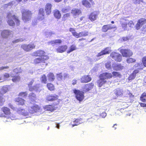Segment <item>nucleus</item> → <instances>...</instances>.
<instances>
[{
  "instance_id": "nucleus-1",
  "label": "nucleus",
  "mask_w": 146,
  "mask_h": 146,
  "mask_svg": "<svg viewBox=\"0 0 146 146\" xmlns=\"http://www.w3.org/2000/svg\"><path fill=\"white\" fill-rule=\"evenodd\" d=\"M1 111L3 113H0V117H4L6 118V120L4 121L7 122L10 121L11 120H13L17 119L16 116L11 113L10 109L6 107H3L1 109Z\"/></svg>"
},
{
  "instance_id": "nucleus-2",
  "label": "nucleus",
  "mask_w": 146,
  "mask_h": 146,
  "mask_svg": "<svg viewBox=\"0 0 146 146\" xmlns=\"http://www.w3.org/2000/svg\"><path fill=\"white\" fill-rule=\"evenodd\" d=\"M7 23L10 26H14L15 25V22L17 26L20 24V21L17 17L16 16L13 12H9L7 15Z\"/></svg>"
},
{
  "instance_id": "nucleus-3",
  "label": "nucleus",
  "mask_w": 146,
  "mask_h": 146,
  "mask_svg": "<svg viewBox=\"0 0 146 146\" xmlns=\"http://www.w3.org/2000/svg\"><path fill=\"white\" fill-rule=\"evenodd\" d=\"M22 14V19L25 22L31 20L32 15L31 12L28 10L23 9L21 11Z\"/></svg>"
},
{
  "instance_id": "nucleus-4",
  "label": "nucleus",
  "mask_w": 146,
  "mask_h": 146,
  "mask_svg": "<svg viewBox=\"0 0 146 146\" xmlns=\"http://www.w3.org/2000/svg\"><path fill=\"white\" fill-rule=\"evenodd\" d=\"M28 110L30 113L33 114L35 112H41L42 110L39 106L36 104H34L28 108Z\"/></svg>"
},
{
  "instance_id": "nucleus-5",
  "label": "nucleus",
  "mask_w": 146,
  "mask_h": 146,
  "mask_svg": "<svg viewBox=\"0 0 146 146\" xmlns=\"http://www.w3.org/2000/svg\"><path fill=\"white\" fill-rule=\"evenodd\" d=\"M74 92L76 95V98L80 101L83 100L84 98V93L78 90H74Z\"/></svg>"
},
{
  "instance_id": "nucleus-6",
  "label": "nucleus",
  "mask_w": 146,
  "mask_h": 146,
  "mask_svg": "<svg viewBox=\"0 0 146 146\" xmlns=\"http://www.w3.org/2000/svg\"><path fill=\"white\" fill-rule=\"evenodd\" d=\"M34 81V80L32 79L31 80L30 82L28 84L29 90L31 91L34 90L36 91L40 92V84H37L36 86H33V88L31 87V86L32 85Z\"/></svg>"
},
{
  "instance_id": "nucleus-7",
  "label": "nucleus",
  "mask_w": 146,
  "mask_h": 146,
  "mask_svg": "<svg viewBox=\"0 0 146 146\" xmlns=\"http://www.w3.org/2000/svg\"><path fill=\"white\" fill-rule=\"evenodd\" d=\"M21 47L24 50L28 52L32 50L35 47V46L34 44L32 43L29 44H24L22 45Z\"/></svg>"
},
{
  "instance_id": "nucleus-8",
  "label": "nucleus",
  "mask_w": 146,
  "mask_h": 146,
  "mask_svg": "<svg viewBox=\"0 0 146 146\" xmlns=\"http://www.w3.org/2000/svg\"><path fill=\"white\" fill-rule=\"evenodd\" d=\"M48 59L47 56L44 55L43 57L38 58L34 60V62L35 64H38L41 63H45V61Z\"/></svg>"
},
{
  "instance_id": "nucleus-9",
  "label": "nucleus",
  "mask_w": 146,
  "mask_h": 146,
  "mask_svg": "<svg viewBox=\"0 0 146 146\" xmlns=\"http://www.w3.org/2000/svg\"><path fill=\"white\" fill-rule=\"evenodd\" d=\"M111 56L115 61L120 62L122 59V56L119 54L115 52H112L110 54Z\"/></svg>"
},
{
  "instance_id": "nucleus-10",
  "label": "nucleus",
  "mask_w": 146,
  "mask_h": 146,
  "mask_svg": "<svg viewBox=\"0 0 146 146\" xmlns=\"http://www.w3.org/2000/svg\"><path fill=\"white\" fill-rule=\"evenodd\" d=\"M120 52L123 56L127 57L131 56L133 54L132 52L129 49H121Z\"/></svg>"
},
{
  "instance_id": "nucleus-11",
  "label": "nucleus",
  "mask_w": 146,
  "mask_h": 146,
  "mask_svg": "<svg viewBox=\"0 0 146 146\" xmlns=\"http://www.w3.org/2000/svg\"><path fill=\"white\" fill-rule=\"evenodd\" d=\"M146 23V19L144 18L140 19L137 21L136 25V28L137 30H139L143 25Z\"/></svg>"
},
{
  "instance_id": "nucleus-12",
  "label": "nucleus",
  "mask_w": 146,
  "mask_h": 146,
  "mask_svg": "<svg viewBox=\"0 0 146 146\" xmlns=\"http://www.w3.org/2000/svg\"><path fill=\"white\" fill-rule=\"evenodd\" d=\"M111 51V48L110 47H107L105 48L100 52L98 53L97 55V56L99 57L102 55L110 53Z\"/></svg>"
},
{
  "instance_id": "nucleus-13",
  "label": "nucleus",
  "mask_w": 146,
  "mask_h": 146,
  "mask_svg": "<svg viewBox=\"0 0 146 146\" xmlns=\"http://www.w3.org/2000/svg\"><path fill=\"white\" fill-rule=\"evenodd\" d=\"M116 28L115 26L114 25H112L111 24L107 25H104L102 29V31L106 32L108 30H110L112 29H115Z\"/></svg>"
},
{
  "instance_id": "nucleus-14",
  "label": "nucleus",
  "mask_w": 146,
  "mask_h": 146,
  "mask_svg": "<svg viewBox=\"0 0 146 146\" xmlns=\"http://www.w3.org/2000/svg\"><path fill=\"white\" fill-rule=\"evenodd\" d=\"M45 54V52L43 50H38L32 53V55L33 56H40V57H43V56L45 55H44Z\"/></svg>"
},
{
  "instance_id": "nucleus-15",
  "label": "nucleus",
  "mask_w": 146,
  "mask_h": 146,
  "mask_svg": "<svg viewBox=\"0 0 146 146\" xmlns=\"http://www.w3.org/2000/svg\"><path fill=\"white\" fill-rule=\"evenodd\" d=\"M81 13V10L78 9H73L71 11V13L73 16L75 18L78 17Z\"/></svg>"
},
{
  "instance_id": "nucleus-16",
  "label": "nucleus",
  "mask_w": 146,
  "mask_h": 146,
  "mask_svg": "<svg viewBox=\"0 0 146 146\" xmlns=\"http://www.w3.org/2000/svg\"><path fill=\"white\" fill-rule=\"evenodd\" d=\"M12 31L8 30H4L3 31L1 32V36L4 38H7L11 34Z\"/></svg>"
},
{
  "instance_id": "nucleus-17",
  "label": "nucleus",
  "mask_w": 146,
  "mask_h": 146,
  "mask_svg": "<svg viewBox=\"0 0 146 146\" xmlns=\"http://www.w3.org/2000/svg\"><path fill=\"white\" fill-rule=\"evenodd\" d=\"M120 23L122 28L124 30H126L127 25V20L124 18H122L120 20Z\"/></svg>"
},
{
  "instance_id": "nucleus-18",
  "label": "nucleus",
  "mask_w": 146,
  "mask_h": 146,
  "mask_svg": "<svg viewBox=\"0 0 146 146\" xmlns=\"http://www.w3.org/2000/svg\"><path fill=\"white\" fill-rule=\"evenodd\" d=\"M44 13L43 9L41 8L39 10L37 19L40 20H42L44 18Z\"/></svg>"
},
{
  "instance_id": "nucleus-19",
  "label": "nucleus",
  "mask_w": 146,
  "mask_h": 146,
  "mask_svg": "<svg viewBox=\"0 0 146 146\" xmlns=\"http://www.w3.org/2000/svg\"><path fill=\"white\" fill-rule=\"evenodd\" d=\"M58 98V96L55 94H51L47 96L46 99L48 101H52L57 100Z\"/></svg>"
},
{
  "instance_id": "nucleus-20",
  "label": "nucleus",
  "mask_w": 146,
  "mask_h": 146,
  "mask_svg": "<svg viewBox=\"0 0 146 146\" xmlns=\"http://www.w3.org/2000/svg\"><path fill=\"white\" fill-rule=\"evenodd\" d=\"M91 78L88 75H84L81 78V81L82 82L86 83L90 81Z\"/></svg>"
},
{
  "instance_id": "nucleus-21",
  "label": "nucleus",
  "mask_w": 146,
  "mask_h": 146,
  "mask_svg": "<svg viewBox=\"0 0 146 146\" xmlns=\"http://www.w3.org/2000/svg\"><path fill=\"white\" fill-rule=\"evenodd\" d=\"M17 111L18 113L25 116H29V113L26 111L24 109L17 108Z\"/></svg>"
},
{
  "instance_id": "nucleus-22",
  "label": "nucleus",
  "mask_w": 146,
  "mask_h": 146,
  "mask_svg": "<svg viewBox=\"0 0 146 146\" xmlns=\"http://www.w3.org/2000/svg\"><path fill=\"white\" fill-rule=\"evenodd\" d=\"M93 86L94 84L92 83L86 84L84 89V91L86 92L89 91L93 88Z\"/></svg>"
},
{
  "instance_id": "nucleus-23",
  "label": "nucleus",
  "mask_w": 146,
  "mask_h": 146,
  "mask_svg": "<svg viewBox=\"0 0 146 146\" xmlns=\"http://www.w3.org/2000/svg\"><path fill=\"white\" fill-rule=\"evenodd\" d=\"M52 5L50 3H48L46 4L45 6V11L47 15H49L51 12V8Z\"/></svg>"
},
{
  "instance_id": "nucleus-24",
  "label": "nucleus",
  "mask_w": 146,
  "mask_h": 146,
  "mask_svg": "<svg viewBox=\"0 0 146 146\" xmlns=\"http://www.w3.org/2000/svg\"><path fill=\"white\" fill-rule=\"evenodd\" d=\"M97 15L96 13L93 12L90 15L89 19L91 21H93L96 19Z\"/></svg>"
},
{
  "instance_id": "nucleus-25",
  "label": "nucleus",
  "mask_w": 146,
  "mask_h": 146,
  "mask_svg": "<svg viewBox=\"0 0 146 146\" xmlns=\"http://www.w3.org/2000/svg\"><path fill=\"white\" fill-rule=\"evenodd\" d=\"M43 108L45 110L50 111H52L56 109L55 107L50 105L46 106L44 107Z\"/></svg>"
},
{
  "instance_id": "nucleus-26",
  "label": "nucleus",
  "mask_w": 146,
  "mask_h": 146,
  "mask_svg": "<svg viewBox=\"0 0 146 146\" xmlns=\"http://www.w3.org/2000/svg\"><path fill=\"white\" fill-rule=\"evenodd\" d=\"M54 17L57 19H60L61 17V14L60 12L57 9H55L53 11Z\"/></svg>"
},
{
  "instance_id": "nucleus-27",
  "label": "nucleus",
  "mask_w": 146,
  "mask_h": 146,
  "mask_svg": "<svg viewBox=\"0 0 146 146\" xmlns=\"http://www.w3.org/2000/svg\"><path fill=\"white\" fill-rule=\"evenodd\" d=\"M8 91V86H4L0 89V94H5Z\"/></svg>"
},
{
  "instance_id": "nucleus-28",
  "label": "nucleus",
  "mask_w": 146,
  "mask_h": 146,
  "mask_svg": "<svg viewBox=\"0 0 146 146\" xmlns=\"http://www.w3.org/2000/svg\"><path fill=\"white\" fill-rule=\"evenodd\" d=\"M112 67L114 70H121L123 68V67L120 64H114L113 65Z\"/></svg>"
},
{
  "instance_id": "nucleus-29",
  "label": "nucleus",
  "mask_w": 146,
  "mask_h": 146,
  "mask_svg": "<svg viewBox=\"0 0 146 146\" xmlns=\"http://www.w3.org/2000/svg\"><path fill=\"white\" fill-rule=\"evenodd\" d=\"M15 101L19 105H23L24 104L25 100L19 97L16 98Z\"/></svg>"
},
{
  "instance_id": "nucleus-30",
  "label": "nucleus",
  "mask_w": 146,
  "mask_h": 146,
  "mask_svg": "<svg viewBox=\"0 0 146 146\" xmlns=\"http://www.w3.org/2000/svg\"><path fill=\"white\" fill-rule=\"evenodd\" d=\"M139 72V70H135L128 77L129 80L134 79L135 77V75Z\"/></svg>"
},
{
  "instance_id": "nucleus-31",
  "label": "nucleus",
  "mask_w": 146,
  "mask_h": 146,
  "mask_svg": "<svg viewBox=\"0 0 146 146\" xmlns=\"http://www.w3.org/2000/svg\"><path fill=\"white\" fill-rule=\"evenodd\" d=\"M10 76L11 77L13 78L12 79V80L13 82H18L20 80V78L19 76H15L13 73H11Z\"/></svg>"
},
{
  "instance_id": "nucleus-32",
  "label": "nucleus",
  "mask_w": 146,
  "mask_h": 146,
  "mask_svg": "<svg viewBox=\"0 0 146 146\" xmlns=\"http://www.w3.org/2000/svg\"><path fill=\"white\" fill-rule=\"evenodd\" d=\"M62 41L60 40H51L48 41L47 43L48 45L51 44L54 45L55 44L57 43H60Z\"/></svg>"
},
{
  "instance_id": "nucleus-33",
  "label": "nucleus",
  "mask_w": 146,
  "mask_h": 146,
  "mask_svg": "<svg viewBox=\"0 0 146 146\" xmlns=\"http://www.w3.org/2000/svg\"><path fill=\"white\" fill-rule=\"evenodd\" d=\"M114 93L117 96H121L123 94L122 91L121 89L118 88L115 90Z\"/></svg>"
},
{
  "instance_id": "nucleus-34",
  "label": "nucleus",
  "mask_w": 146,
  "mask_h": 146,
  "mask_svg": "<svg viewBox=\"0 0 146 146\" xmlns=\"http://www.w3.org/2000/svg\"><path fill=\"white\" fill-rule=\"evenodd\" d=\"M48 79L50 81H53L55 79V76L54 74L52 73H49L48 76Z\"/></svg>"
},
{
  "instance_id": "nucleus-35",
  "label": "nucleus",
  "mask_w": 146,
  "mask_h": 146,
  "mask_svg": "<svg viewBox=\"0 0 146 146\" xmlns=\"http://www.w3.org/2000/svg\"><path fill=\"white\" fill-rule=\"evenodd\" d=\"M82 4L88 8H90L91 5L90 3L86 0H83L82 1Z\"/></svg>"
},
{
  "instance_id": "nucleus-36",
  "label": "nucleus",
  "mask_w": 146,
  "mask_h": 146,
  "mask_svg": "<svg viewBox=\"0 0 146 146\" xmlns=\"http://www.w3.org/2000/svg\"><path fill=\"white\" fill-rule=\"evenodd\" d=\"M106 82V81L100 78L98 81V84L99 87H101L103 84H104Z\"/></svg>"
},
{
  "instance_id": "nucleus-37",
  "label": "nucleus",
  "mask_w": 146,
  "mask_h": 146,
  "mask_svg": "<svg viewBox=\"0 0 146 146\" xmlns=\"http://www.w3.org/2000/svg\"><path fill=\"white\" fill-rule=\"evenodd\" d=\"M77 49L76 46L74 45H72L69 48V50H68L67 53H69L73 51L76 50Z\"/></svg>"
},
{
  "instance_id": "nucleus-38",
  "label": "nucleus",
  "mask_w": 146,
  "mask_h": 146,
  "mask_svg": "<svg viewBox=\"0 0 146 146\" xmlns=\"http://www.w3.org/2000/svg\"><path fill=\"white\" fill-rule=\"evenodd\" d=\"M146 98V93H143L140 97V99L143 102H145L146 101L145 98Z\"/></svg>"
},
{
  "instance_id": "nucleus-39",
  "label": "nucleus",
  "mask_w": 146,
  "mask_h": 146,
  "mask_svg": "<svg viewBox=\"0 0 146 146\" xmlns=\"http://www.w3.org/2000/svg\"><path fill=\"white\" fill-rule=\"evenodd\" d=\"M74 123H75L74 124H72V127H73L75 125H77L81 123V121L80 119H76L73 122Z\"/></svg>"
},
{
  "instance_id": "nucleus-40",
  "label": "nucleus",
  "mask_w": 146,
  "mask_h": 146,
  "mask_svg": "<svg viewBox=\"0 0 146 146\" xmlns=\"http://www.w3.org/2000/svg\"><path fill=\"white\" fill-rule=\"evenodd\" d=\"M47 86L48 89L50 91H52L54 89V86L51 83H48L47 84Z\"/></svg>"
},
{
  "instance_id": "nucleus-41",
  "label": "nucleus",
  "mask_w": 146,
  "mask_h": 146,
  "mask_svg": "<svg viewBox=\"0 0 146 146\" xmlns=\"http://www.w3.org/2000/svg\"><path fill=\"white\" fill-rule=\"evenodd\" d=\"M112 74H113L112 76L114 77H121V75L118 72H113Z\"/></svg>"
},
{
  "instance_id": "nucleus-42",
  "label": "nucleus",
  "mask_w": 146,
  "mask_h": 146,
  "mask_svg": "<svg viewBox=\"0 0 146 146\" xmlns=\"http://www.w3.org/2000/svg\"><path fill=\"white\" fill-rule=\"evenodd\" d=\"M40 80L42 83L46 84L47 81L46 76L45 75H43L40 78Z\"/></svg>"
},
{
  "instance_id": "nucleus-43",
  "label": "nucleus",
  "mask_w": 146,
  "mask_h": 146,
  "mask_svg": "<svg viewBox=\"0 0 146 146\" xmlns=\"http://www.w3.org/2000/svg\"><path fill=\"white\" fill-rule=\"evenodd\" d=\"M126 61L127 63H130L135 62L136 61V60L132 58H129L127 59Z\"/></svg>"
},
{
  "instance_id": "nucleus-44",
  "label": "nucleus",
  "mask_w": 146,
  "mask_h": 146,
  "mask_svg": "<svg viewBox=\"0 0 146 146\" xmlns=\"http://www.w3.org/2000/svg\"><path fill=\"white\" fill-rule=\"evenodd\" d=\"M24 39L22 38H19L17 39L14 40L13 41V43H15L19 42H22L24 41Z\"/></svg>"
},
{
  "instance_id": "nucleus-45",
  "label": "nucleus",
  "mask_w": 146,
  "mask_h": 146,
  "mask_svg": "<svg viewBox=\"0 0 146 146\" xmlns=\"http://www.w3.org/2000/svg\"><path fill=\"white\" fill-rule=\"evenodd\" d=\"M64 47L63 46H60L57 49V51L59 52H62L64 51Z\"/></svg>"
},
{
  "instance_id": "nucleus-46",
  "label": "nucleus",
  "mask_w": 146,
  "mask_h": 146,
  "mask_svg": "<svg viewBox=\"0 0 146 146\" xmlns=\"http://www.w3.org/2000/svg\"><path fill=\"white\" fill-rule=\"evenodd\" d=\"M106 67L108 69H110L111 68V65L110 62H108L106 63L105 64Z\"/></svg>"
},
{
  "instance_id": "nucleus-47",
  "label": "nucleus",
  "mask_w": 146,
  "mask_h": 146,
  "mask_svg": "<svg viewBox=\"0 0 146 146\" xmlns=\"http://www.w3.org/2000/svg\"><path fill=\"white\" fill-rule=\"evenodd\" d=\"M80 34H81V36H80V37L82 36H85L88 35V33L87 31H85L80 32Z\"/></svg>"
},
{
  "instance_id": "nucleus-48",
  "label": "nucleus",
  "mask_w": 146,
  "mask_h": 146,
  "mask_svg": "<svg viewBox=\"0 0 146 146\" xmlns=\"http://www.w3.org/2000/svg\"><path fill=\"white\" fill-rule=\"evenodd\" d=\"M5 101V99L3 96H0V105H2Z\"/></svg>"
},
{
  "instance_id": "nucleus-49",
  "label": "nucleus",
  "mask_w": 146,
  "mask_h": 146,
  "mask_svg": "<svg viewBox=\"0 0 146 146\" xmlns=\"http://www.w3.org/2000/svg\"><path fill=\"white\" fill-rule=\"evenodd\" d=\"M135 66L136 67H138L139 69H142L143 66L141 63H137L135 64Z\"/></svg>"
},
{
  "instance_id": "nucleus-50",
  "label": "nucleus",
  "mask_w": 146,
  "mask_h": 146,
  "mask_svg": "<svg viewBox=\"0 0 146 146\" xmlns=\"http://www.w3.org/2000/svg\"><path fill=\"white\" fill-rule=\"evenodd\" d=\"M104 75L105 76L106 75L107 79L108 78H111L112 77V75L110 73H104Z\"/></svg>"
},
{
  "instance_id": "nucleus-51",
  "label": "nucleus",
  "mask_w": 146,
  "mask_h": 146,
  "mask_svg": "<svg viewBox=\"0 0 146 146\" xmlns=\"http://www.w3.org/2000/svg\"><path fill=\"white\" fill-rule=\"evenodd\" d=\"M27 92H21L19 93V96L21 97H25L27 95Z\"/></svg>"
},
{
  "instance_id": "nucleus-52",
  "label": "nucleus",
  "mask_w": 146,
  "mask_h": 146,
  "mask_svg": "<svg viewBox=\"0 0 146 146\" xmlns=\"http://www.w3.org/2000/svg\"><path fill=\"white\" fill-rule=\"evenodd\" d=\"M73 35L76 38L80 37V36H81V34H80V33H78L76 32Z\"/></svg>"
},
{
  "instance_id": "nucleus-53",
  "label": "nucleus",
  "mask_w": 146,
  "mask_h": 146,
  "mask_svg": "<svg viewBox=\"0 0 146 146\" xmlns=\"http://www.w3.org/2000/svg\"><path fill=\"white\" fill-rule=\"evenodd\" d=\"M9 107L11 108V109L13 110L17 111V108H16L14 107L11 104H8Z\"/></svg>"
},
{
  "instance_id": "nucleus-54",
  "label": "nucleus",
  "mask_w": 146,
  "mask_h": 146,
  "mask_svg": "<svg viewBox=\"0 0 146 146\" xmlns=\"http://www.w3.org/2000/svg\"><path fill=\"white\" fill-rule=\"evenodd\" d=\"M104 73H103L102 74L100 75V78L101 79L104 80H105V79H107V78L106 75L104 76Z\"/></svg>"
},
{
  "instance_id": "nucleus-55",
  "label": "nucleus",
  "mask_w": 146,
  "mask_h": 146,
  "mask_svg": "<svg viewBox=\"0 0 146 146\" xmlns=\"http://www.w3.org/2000/svg\"><path fill=\"white\" fill-rule=\"evenodd\" d=\"M56 77L57 79L59 80H61L62 78V76L61 73L57 74H56Z\"/></svg>"
},
{
  "instance_id": "nucleus-56",
  "label": "nucleus",
  "mask_w": 146,
  "mask_h": 146,
  "mask_svg": "<svg viewBox=\"0 0 146 146\" xmlns=\"http://www.w3.org/2000/svg\"><path fill=\"white\" fill-rule=\"evenodd\" d=\"M142 62L144 66L146 67V56L142 58Z\"/></svg>"
},
{
  "instance_id": "nucleus-57",
  "label": "nucleus",
  "mask_w": 146,
  "mask_h": 146,
  "mask_svg": "<svg viewBox=\"0 0 146 146\" xmlns=\"http://www.w3.org/2000/svg\"><path fill=\"white\" fill-rule=\"evenodd\" d=\"M128 25L129 27H132L134 25V24L133 21H130L128 23Z\"/></svg>"
},
{
  "instance_id": "nucleus-58",
  "label": "nucleus",
  "mask_w": 146,
  "mask_h": 146,
  "mask_svg": "<svg viewBox=\"0 0 146 146\" xmlns=\"http://www.w3.org/2000/svg\"><path fill=\"white\" fill-rule=\"evenodd\" d=\"M14 1H13L11 3H8V4H5V7H7L9 6H12V5H13L14 4Z\"/></svg>"
},
{
  "instance_id": "nucleus-59",
  "label": "nucleus",
  "mask_w": 146,
  "mask_h": 146,
  "mask_svg": "<svg viewBox=\"0 0 146 146\" xmlns=\"http://www.w3.org/2000/svg\"><path fill=\"white\" fill-rule=\"evenodd\" d=\"M54 33L51 31H50L48 33H47V34H46L47 35V37H48L52 35H54Z\"/></svg>"
},
{
  "instance_id": "nucleus-60",
  "label": "nucleus",
  "mask_w": 146,
  "mask_h": 146,
  "mask_svg": "<svg viewBox=\"0 0 146 146\" xmlns=\"http://www.w3.org/2000/svg\"><path fill=\"white\" fill-rule=\"evenodd\" d=\"M20 68H16L14 69L13 70V72H15L16 73H17L18 72H20Z\"/></svg>"
},
{
  "instance_id": "nucleus-61",
  "label": "nucleus",
  "mask_w": 146,
  "mask_h": 146,
  "mask_svg": "<svg viewBox=\"0 0 146 146\" xmlns=\"http://www.w3.org/2000/svg\"><path fill=\"white\" fill-rule=\"evenodd\" d=\"M129 39V38L127 36L123 37L121 38V40H123L124 41H126L128 40Z\"/></svg>"
},
{
  "instance_id": "nucleus-62",
  "label": "nucleus",
  "mask_w": 146,
  "mask_h": 146,
  "mask_svg": "<svg viewBox=\"0 0 146 146\" xmlns=\"http://www.w3.org/2000/svg\"><path fill=\"white\" fill-rule=\"evenodd\" d=\"M4 77L5 78H8L10 77V75L8 73H5L4 75Z\"/></svg>"
},
{
  "instance_id": "nucleus-63",
  "label": "nucleus",
  "mask_w": 146,
  "mask_h": 146,
  "mask_svg": "<svg viewBox=\"0 0 146 146\" xmlns=\"http://www.w3.org/2000/svg\"><path fill=\"white\" fill-rule=\"evenodd\" d=\"M9 68V67L8 66H2L0 67V71L5 69H8Z\"/></svg>"
},
{
  "instance_id": "nucleus-64",
  "label": "nucleus",
  "mask_w": 146,
  "mask_h": 146,
  "mask_svg": "<svg viewBox=\"0 0 146 146\" xmlns=\"http://www.w3.org/2000/svg\"><path fill=\"white\" fill-rule=\"evenodd\" d=\"M69 31L70 32H71L72 33V34L73 35L74 33L76 32L74 30V29L73 28H70L69 29Z\"/></svg>"
}]
</instances>
